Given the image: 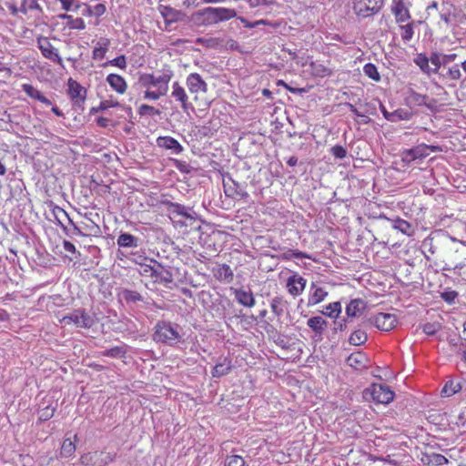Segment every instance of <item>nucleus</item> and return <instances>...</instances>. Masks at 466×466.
Segmentation results:
<instances>
[{"instance_id":"obj_1","label":"nucleus","mask_w":466,"mask_h":466,"mask_svg":"<svg viewBox=\"0 0 466 466\" xmlns=\"http://www.w3.org/2000/svg\"><path fill=\"white\" fill-rule=\"evenodd\" d=\"M181 330L178 324L160 320L154 328L153 339L157 343L172 346L181 340Z\"/></svg>"},{"instance_id":"obj_2","label":"nucleus","mask_w":466,"mask_h":466,"mask_svg":"<svg viewBox=\"0 0 466 466\" xmlns=\"http://www.w3.org/2000/svg\"><path fill=\"white\" fill-rule=\"evenodd\" d=\"M236 15L233 9L208 7L195 15V21L201 25L210 26L218 22L228 20Z\"/></svg>"},{"instance_id":"obj_3","label":"nucleus","mask_w":466,"mask_h":466,"mask_svg":"<svg viewBox=\"0 0 466 466\" xmlns=\"http://www.w3.org/2000/svg\"><path fill=\"white\" fill-rule=\"evenodd\" d=\"M173 76L170 70L163 71L161 74H143L139 77V83L144 87H157L161 91H168V83Z\"/></svg>"},{"instance_id":"obj_4","label":"nucleus","mask_w":466,"mask_h":466,"mask_svg":"<svg viewBox=\"0 0 466 466\" xmlns=\"http://www.w3.org/2000/svg\"><path fill=\"white\" fill-rule=\"evenodd\" d=\"M60 322L65 325L74 324L76 328L89 329L93 326L94 319L85 309H77L65 315Z\"/></svg>"},{"instance_id":"obj_5","label":"nucleus","mask_w":466,"mask_h":466,"mask_svg":"<svg viewBox=\"0 0 466 466\" xmlns=\"http://www.w3.org/2000/svg\"><path fill=\"white\" fill-rule=\"evenodd\" d=\"M391 12L399 24L400 29H411L413 22L410 21V15L406 4L403 0H393Z\"/></svg>"},{"instance_id":"obj_6","label":"nucleus","mask_w":466,"mask_h":466,"mask_svg":"<svg viewBox=\"0 0 466 466\" xmlns=\"http://www.w3.org/2000/svg\"><path fill=\"white\" fill-rule=\"evenodd\" d=\"M406 103L410 107L413 106H426L431 112L437 111V100L434 98H430L426 95H421L413 90L409 92V95L406 97Z\"/></svg>"},{"instance_id":"obj_7","label":"nucleus","mask_w":466,"mask_h":466,"mask_svg":"<svg viewBox=\"0 0 466 466\" xmlns=\"http://www.w3.org/2000/svg\"><path fill=\"white\" fill-rule=\"evenodd\" d=\"M383 5V0H357L355 13L361 17H368L378 13Z\"/></svg>"},{"instance_id":"obj_8","label":"nucleus","mask_w":466,"mask_h":466,"mask_svg":"<svg viewBox=\"0 0 466 466\" xmlns=\"http://www.w3.org/2000/svg\"><path fill=\"white\" fill-rule=\"evenodd\" d=\"M372 400L380 404H389L394 399V392L388 385L375 383L371 386Z\"/></svg>"},{"instance_id":"obj_9","label":"nucleus","mask_w":466,"mask_h":466,"mask_svg":"<svg viewBox=\"0 0 466 466\" xmlns=\"http://www.w3.org/2000/svg\"><path fill=\"white\" fill-rule=\"evenodd\" d=\"M370 319L375 327L382 331H390L393 329L398 323L397 317L391 313L380 312L376 314Z\"/></svg>"},{"instance_id":"obj_10","label":"nucleus","mask_w":466,"mask_h":466,"mask_svg":"<svg viewBox=\"0 0 466 466\" xmlns=\"http://www.w3.org/2000/svg\"><path fill=\"white\" fill-rule=\"evenodd\" d=\"M223 186L226 196L229 198L247 199L249 196L246 190L245 186L232 178H228V181L224 180Z\"/></svg>"},{"instance_id":"obj_11","label":"nucleus","mask_w":466,"mask_h":466,"mask_svg":"<svg viewBox=\"0 0 466 466\" xmlns=\"http://www.w3.org/2000/svg\"><path fill=\"white\" fill-rule=\"evenodd\" d=\"M37 42L38 47L46 58L56 62L60 66H63V60L59 56L57 49L53 47L47 37H38Z\"/></svg>"},{"instance_id":"obj_12","label":"nucleus","mask_w":466,"mask_h":466,"mask_svg":"<svg viewBox=\"0 0 466 466\" xmlns=\"http://www.w3.org/2000/svg\"><path fill=\"white\" fill-rule=\"evenodd\" d=\"M187 86L191 94L207 93L208 84L198 73H191L186 79Z\"/></svg>"},{"instance_id":"obj_13","label":"nucleus","mask_w":466,"mask_h":466,"mask_svg":"<svg viewBox=\"0 0 466 466\" xmlns=\"http://www.w3.org/2000/svg\"><path fill=\"white\" fill-rule=\"evenodd\" d=\"M306 282L307 280L303 277L293 274L287 280L288 292L293 297L300 295L306 287Z\"/></svg>"},{"instance_id":"obj_14","label":"nucleus","mask_w":466,"mask_h":466,"mask_svg":"<svg viewBox=\"0 0 466 466\" xmlns=\"http://www.w3.org/2000/svg\"><path fill=\"white\" fill-rule=\"evenodd\" d=\"M157 146L158 147L169 150L172 154L178 155L183 152L182 145L172 137H158L157 138Z\"/></svg>"},{"instance_id":"obj_15","label":"nucleus","mask_w":466,"mask_h":466,"mask_svg":"<svg viewBox=\"0 0 466 466\" xmlns=\"http://www.w3.org/2000/svg\"><path fill=\"white\" fill-rule=\"evenodd\" d=\"M171 96L181 104L183 111L187 112L189 108H192V104L188 102V96L185 88L178 82L173 83Z\"/></svg>"},{"instance_id":"obj_16","label":"nucleus","mask_w":466,"mask_h":466,"mask_svg":"<svg viewBox=\"0 0 466 466\" xmlns=\"http://www.w3.org/2000/svg\"><path fill=\"white\" fill-rule=\"evenodd\" d=\"M235 299L237 302L244 307L252 308L256 304V299L253 293L250 290H246L244 289H233Z\"/></svg>"},{"instance_id":"obj_17","label":"nucleus","mask_w":466,"mask_h":466,"mask_svg":"<svg viewBox=\"0 0 466 466\" xmlns=\"http://www.w3.org/2000/svg\"><path fill=\"white\" fill-rule=\"evenodd\" d=\"M213 276L220 282L229 284L234 279L233 270L228 264H218L212 269Z\"/></svg>"},{"instance_id":"obj_18","label":"nucleus","mask_w":466,"mask_h":466,"mask_svg":"<svg viewBox=\"0 0 466 466\" xmlns=\"http://www.w3.org/2000/svg\"><path fill=\"white\" fill-rule=\"evenodd\" d=\"M68 93L76 105H80L86 99V89L71 78L68 80Z\"/></svg>"},{"instance_id":"obj_19","label":"nucleus","mask_w":466,"mask_h":466,"mask_svg":"<svg viewBox=\"0 0 466 466\" xmlns=\"http://www.w3.org/2000/svg\"><path fill=\"white\" fill-rule=\"evenodd\" d=\"M428 147L426 144H420L410 149L403 152L402 159L407 162H411L415 159H422L429 156Z\"/></svg>"},{"instance_id":"obj_20","label":"nucleus","mask_w":466,"mask_h":466,"mask_svg":"<svg viewBox=\"0 0 466 466\" xmlns=\"http://www.w3.org/2000/svg\"><path fill=\"white\" fill-rule=\"evenodd\" d=\"M163 204L167 207L168 212L181 216L185 218L193 219V212L190 208L183 206L179 203L171 202L169 200L163 201Z\"/></svg>"},{"instance_id":"obj_21","label":"nucleus","mask_w":466,"mask_h":466,"mask_svg":"<svg viewBox=\"0 0 466 466\" xmlns=\"http://www.w3.org/2000/svg\"><path fill=\"white\" fill-rule=\"evenodd\" d=\"M308 63H303L302 66H306ZM309 73L316 77H326L331 75V69L320 61H310L309 63Z\"/></svg>"},{"instance_id":"obj_22","label":"nucleus","mask_w":466,"mask_h":466,"mask_svg":"<svg viewBox=\"0 0 466 466\" xmlns=\"http://www.w3.org/2000/svg\"><path fill=\"white\" fill-rule=\"evenodd\" d=\"M366 303L361 299H351L346 307V315L348 318H356L360 316L365 310Z\"/></svg>"},{"instance_id":"obj_23","label":"nucleus","mask_w":466,"mask_h":466,"mask_svg":"<svg viewBox=\"0 0 466 466\" xmlns=\"http://www.w3.org/2000/svg\"><path fill=\"white\" fill-rule=\"evenodd\" d=\"M463 389H466V380H450L445 383L441 393L449 397L454 395Z\"/></svg>"},{"instance_id":"obj_24","label":"nucleus","mask_w":466,"mask_h":466,"mask_svg":"<svg viewBox=\"0 0 466 466\" xmlns=\"http://www.w3.org/2000/svg\"><path fill=\"white\" fill-rule=\"evenodd\" d=\"M106 80L110 87L116 93L124 94L127 91V84L121 76L117 74H109Z\"/></svg>"},{"instance_id":"obj_25","label":"nucleus","mask_w":466,"mask_h":466,"mask_svg":"<svg viewBox=\"0 0 466 466\" xmlns=\"http://www.w3.org/2000/svg\"><path fill=\"white\" fill-rule=\"evenodd\" d=\"M116 244L119 248H136L140 244V238L125 232L117 237Z\"/></svg>"},{"instance_id":"obj_26","label":"nucleus","mask_w":466,"mask_h":466,"mask_svg":"<svg viewBox=\"0 0 466 466\" xmlns=\"http://www.w3.org/2000/svg\"><path fill=\"white\" fill-rule=\"evenodd\" d=\"M310 294L308 299V306H314L323 301L327 296L328 291L323 288L316 287L314 283L311 285Z\"/></svg>"},{"instance_id":"obj_27","label":"nucleus","mask_w":466,"mask_h":466,"mask_svg":"<svg viewBox=\"0 0 466 466\" xmlns=\"http://www.w3.org/2000/svg\"><path fill=\"white\" fill-rule=\"evenodd\" d=\"M307 325L320 338L327 328L328 322L322 317L315 316L308 319Z\"/></svg>"},{"instance_id":"obj_28","label":"nucleus","mask_w":466,"mask_h":466,"mask_svg":"<svg viewBox=\"0 0 466 466\" xmlns=\"http://www.w3.org/2000/svg\"><path fill=\"white\" fill-rule=\"evenodd\" d=\"M420 461L423 464L426 465H435V466H441L448 463L447 458H445L443 455L439 453H428L424 452L421 454Z\"/></svg>"},{"instance_id":"obj_29","label":"nucleus","mask_w":466,"mask_h":466,"mask_svg":"<svg viewBox=\"0 0 466 466\" xmlns=\"http://www.w3.org/2000/svg\"><path fill=\"white\" fill-rule=\"evenodd\" d=\"M367 356L360 351L350 354L347 359V363L356 370H361L367 367Z\"/></svg>"},{"instance_id":"obj_30","label":"nucleus","mask_w":466,"mask_h":466,"mask_svg":"<svg viewBox=\"0 0 466 466\" xmlns=\"http://www.w3.org/2000/svg\"><path fill=\"white\" fill-rule=\"evenodd\" d=\"M159 10L167 25L178 21L184 16V15L181 12L177 11L168 6L161 5L159 7Z\"/></svg>"},{"instance_id":"obj_31","label":"nucleus","mask_w":466,"mask_h":466,"mask_svg":"<svg viewBox=\"0 0 466 466\" xmlns=\"http://www.w3.org/2000/svg\"><path fill=\"white\" fill-rule=\"evenodd\" d=\"M122 299L127 304H137V302L144 301V297L136 290L125 289L121 292Z\"/></svg>"},{"instance_id":"obj_32","label":"nucleus","mask_w":466,"mask_h":466,"mask_svg":"<svg viewBox=\"0 0 466 466\" xmlns=\"http://www.w3.org/2000/svg\"><path fill=\"white\" fill-rule=\"evenodd\" d=\"M96 460L93 462V466H105L115 461L116 454L110 452L100 451L95 452Z\"/></svg>"},{"instance_id":"obj_33","label":"nucleus","mask_w":466,"mask_h":466,"mask_svg":"<svg viewBox=\"0 0 466 466\" xmlns=\"http://www.w3.org/2000/svg\"><path fill=\"white\" fill-rule=\"evenodd\" d=\"M231 370V363L227 359H224L223 362L218 363L212 370V376L220 378L227 375Z\"/></svg>"},{"instance_id":"obj_34","label":"nucleus","mask_w":466,"mask_h":466,"mask_svg":"<svg viewBox=\"0 0 466 466\" xmlns=\"http://www.w3.org/2000/svg\"><path fill=\"white\" fill-rule=\"evenodd\" d=\"M367 333L364 330L358 329L350 334L349 338V342L350 344L354 346H360L363 345L367 341Z\"/></svg>"},{"instance_id":"obj_35","label":"nucleus","mask_w":466,"mask_h":466,"mask_svg":"<svg viewBox=\"0 0 466 466\" xmlns=\"http://www.w3.org/2000/svg\"><path fill=\"white\" fill-rule=\"evenodd\" d=\"M393 228L400 231L401 233L409 237L412 236L414 233L411 225L408 221L401 218H397L396 220H394Z\"/></svg>"},{"instance_id":"obj_36","label":"nucleus","mask_w":466,"mask_h":466,"mask_svg":"<svg viewBox=\"0 0 466 466\" xmlns=\"http://www.w3.org/2000/svg\"><path fill=\"white\" fill-rule=\"evenodd\" d=\"M109 45V41L107 39H101L97 43V46H96L93 50V58L96 60H100L105 57L107 47Z\"/></svg>"},{"instance_id":"obj_37","label":"nucleus","mask_w":466,"mask_h":466,"mask_svg":"<svg viewBox=\"0 0 466 466\" xmlns=\"http://www.w3.org/2000/svg\"><path fill=\"white\" fill-rule=\"evenodd\" d=\"M414 63L420 68V70L427 74H431V67L429 66V57L424 54H418L414 58Z\"/></svg>"},{"instance_id":"obj_38","label":"nucleus","mask_w":466,"mask_h":466,"mask_svg":"<svg viewBox=\"0 0 466 466\" xmlns=\"http://www.w3.org/2000/svg\"><path fill=\"white\" fill-rule=\"evenodd\" d=\"M197 43L202 44L207 47L220 48L223 46L224 38L219 37H198Z\"/></svg>"},{"instance_id":"obj_39","label":"nucleus","mask_w":466,"mask_h":466,"mask_svg":"<svg viewBox=\"0 0 466 466\" xmlns=\"http://www.w3.org/2000/svg\"><path fill=\"white\" fill-rule=\"evenodd\" d=\"M283 260H290L293 258H309L311 256L299 250L287 249L283 254L279 256Z\"/></svg>"},{"instance_id":"obj_40","label":"nucleus","mask_w":466,"mask_h":466,"mask_svg":"<svg viewBox=\"0 0 466 466\" xmlns=\"http://www.w3.org/2000/svg\"><path fill=\"white\" fill-rule=\"evenodd\" d=\"M341 304L339 301L329 303L326 306V311L322 313L329 318L337 319L341 313Z\"/></svg>"},{"instance_id":"obj_41","label":"nucleus","mask_w":466,"mask_h":466,"mask_svg":"<svg viewBox=\"0 0 466 466\" xmlns=\"http://www.w3.org/2000/svg\"><path fill=\"white\" fill-rule=\"evenodd\" d=\"M76 451V444L75 441L71 439L67 438L63 441L62 447H61V456L68 458L72 456Z\"/></svg>"},{"instance_id":"obj_42","label":"nucleus","mask_w":466,"mask_h":466,"mask_svg":"<svg viewBox=\"0 0 466 466\" xmlns=\"http://www.w3.org/2000/svg\"><path fill=\"white\" fill-rule=\"evenodd\" d=\"M102 356L110 358H124L127 354V350L121 346H116L103 351Z\"/></svg>"},{"instance_id":"obj_43","label":"nucleus","mask_w":466,"mask_h":466,"mask_svg":"<svg viewBox=\"0 0 466 466\" xmlns=\"http://www.w3.org/2000/svg\"><path fill=\"white\" fill-rule=\"evenodd\" d=\"M55 411H56V407H54L52 405H47V406L40 409L38 411V420L43 422V421H46V420H50L54 416Z\"/></svg>"},{"instance_id":"obj_44","label":"nucleus","mask_w":466,"mask_h":466,"mask_svg":"<svg viewBox=\"0 0 466 466\" xmlns=\"http://www.w3.org/2000/svg\"><path fill=\"white\" fill-rule=\"evenodd\" d=\"M364 74L374 81H380V76L375 65L368 63L363 67Z\"/></svg>"},{"instance_id":"obj_45","label":"nucleus","mask_w":466,"mask_h":466,"mask_svg":"<svg viewBox=\"0 0 466 466\" xmlns=\"http://www.w3.org/2000/svg\"><path fill=\"white\" fill-rule=\"evenodd\" d=\"M270 308H271L272 312L276 316H278V317L282 316V314L284 312L282 299L279 297L273 298L270 302Z\"/></svg>"},{"instance_id":"obj_46","label":"nucleus","mask_w":466,"mask_h":466,"mask_svg":"<svg viewBox=\"0 0 466 466\" xmlns=\"http://www.w3.org/2000/svg\"><path fill=\"white\" fill-rule=\"evenodd\" d=\"M22 90L28 96H30L31 98H34L35 100H39V98L42 96V93L36 89L35 87H34L32 85L30 84H23L22 85Z\"/></svg>"},{"instance_id":"obj_47","label":"nucleus","mask_w":466,"mask_h":466,"mask_svg":"<svg viewBox=\"0 0 466 466\" xmlns=\"http://www.w3.org/2000/svg\"><path fill=\"white\" fill-rule=\"evenodd\" d=\"M160 111L157 108H155L154 106H149V105H147V104H143L139 106L138 108V114L140 116H159L160 115Z\"/></svg>"},{"instance_id":"obj_48","label":"nucleus","mask_w":466,"mask_h":466,"mask_svg":"<svg viewBox=\"0 0 466 466\" xmlns=\"http://www.w3.org/2000/svg\"><path fill=\"white\" fill-rule=\"evenodd\" d=\"M345 106L350 109V112H352L357 117L361 118L360 123L361 124H369L371 119L369 117V116L365 115L361 111H360L354 105L350 103H346Z\"/></svg>"},{"instance_id":"obj_49","label":"nucleus","mask_w":466,"mask_h":466,"mask_svg":"<svg viewBox=\"0 0 466 466\" xmlns=\"http://www.w3.org/2000/svg\"><path fill=\"white\" fill-rule=\"evenodd\" d=\"M441 328V326L439 322H428L421 326L422 331L429 336L435 335Z\"/></svg>"},{"instance_id":"obj_50","label":"nucleus","mask_w":466,"mask_h":466,"mask_svg":"<svg viewBox=\"0 0 466 466\" xmlns=\"http://www.w3.org/2000/svg\"><path fill=\"white\" fill-rule=\"evenodd\" d=\"M391 121L396 122L398 120H410L411 117V113L405 109H397L391 112Z\"/></svg>"},{"instance_id":"obj_51","label":"nucleus","mask_w":466,"mask_h":466,"mask_svg":"<svg viewBox=\"0 0 466 466\" xmlns=\"http://www.w3.org/2000/svg\"><path fill=\"white\" fill-rule=\"evenodd\" d=\"M430 62L434 66V67H431V74L438 73L441 66H443L441 61V55L438 53L431 54V56L429 57V63Z\"/></svg>"},{"instance_id":"obj_52","label":"nucleus","mask_w":466,"mask_h":466,"mask_svg":"<svg viewBox=\"0 0 466 466\" xmlns=\"http://www.w3.org/2000/svg\"><path fill=\"white\" fill-rule=\"evenodd\" d=\"M245 460L239 455L227 456L225 466H245Z\"/></svg>"},{"instance_id":"obj_53","label":"nucleus","mask_w":466,"mask_h":466,"mask_svg":"<svg viewBox=\"0 0 466 466\" xmlns=\"http://www.w3.org/2000/svg\"><path fill=\"white\" fill-rule=\"evenodd\" d=\"M87 12L91 15L100 16L106 12V6L104 4H96L95 5L87 6Z\"/></svg>"},{"instance_id":"obj_54","label":"nucleus","mask_w":466,"mask_h":466,"mask_svg":"<svg viewBox=\"0 0 466 466\" xmlns=\"http://www.w3.org/2000/svg\"><path fill=\"white\" fill-rule=\"evenodd\" d=\"M444 76L449 77L451 80L460 79L461 76V74L459 65H454L451 67H449Z\"/></svg>"},{"instance_id":"obj_55","label":"nucleus","mask_w":466,"mask_h":466,"mask_svg":"<svg viewBox=\"0 0 466 466\" xmlns=\"http://www.w3.org/2000/svg\"><path fill=\"white\" fill-rule=\"evenodd\" d=\"M119 106H120V104L116 100H113V99L103 100L100 102V104H99L98 107L96 109V111H103V110H106L110 107H117Z\"/></svg>"},{"instance_id":"obj_56","label":"nucleus","mask_w":466,"mask_h":466,"mask_svg":"<svg viewBox=\"0 0 466 466\" xmlns=\"http://www.w3.org/2000/svg\"><path fill=\"white\" fill-rule=\"evenodd\" d=\"M167 91H161L157 89L156 91L147 90L144 94V98L148 100H157L160 96H166Z\"/></svg>"},{"instance_id":"obj_57","label":"nucleus","mask_w":466,"mask_h":466,"mask_svg":"<svg viewBox=\"0 0 466 466\" xmlns=\"http://www.w3.org/2000/svg\"><path fill=\"white\" fill-rule=\"evenodd\" d=\"M107 65L115 66L121 69H124L127 67L126 57H125V56H119L106 62V64H104V66H106Z\"/></svg>"},{"instance_id":"obj_58","label":"nucleus","mask_w":466,"mask_h":466,"mask_svg":"<svg viewBox=\"0 0 466 466\" xmlns=\"http://www.w3.org/2000/svg\"><path fill=\"white\" fill-rule=\"evenodd\" d=\"M39 5L35 0H24L22 10L26 13L27 10H39Z\"/></svg>"},{"instance_id":"obj_59","label":"nucleus","mask_w":466,"mask_h":466,"mask_svg":"<svg viewBox=\"0 0 466 466\" xmlns=\"http://www.w3.org/2000/svg\"><path fill=\"white\" fill-rule=\"evenodd\" d=\"M331 154L336 158L342 159V158H344L346 157L347 151H346V149L342 146L336 145V146L331 147Z\"/></svg>"},{"instance_id":"obj_60","label":"nucleus","mask_w":466,"mask_h":466,"mask_svg":"<svg viewBox=\"0 0 466 466\" xmlns=\"http://www.w3.org/2000/svg\"><path fill=\"white\" fill-rule=\"evenodd\" d=\"M157 277H155L157 279H159L165 283H170L172 281V274L169 270H164L162 272L157 271Z\"/></svg>"},{"instance_id":"obj_61","label":"nucleus","mask_w":466,"mask_h":466,"mask_svg":"<svg viewBox=\"0 0 466 466\" xmlns=\"http://www.w3.org/2000/svg\"><path fill=\"white\" fill-rule=\"evenodd\" d=\"M457 296H458V293L454 290L445 291V292L441 293V298L443 299L444 301H446L448 303H452L455 300Z\"/></svg>"},{"instance_id":"obj_62","label":"nucleus","mask_w":466,"mask_h":466,"mask_svg":"<svg viewBox=\"0 0 466 466\" xmlns=\"http://www.w3.org/2000/svg\"><path fill=\"white\" fill-rule=\"evenodd\" d=\"M142 273L149 277H157V269L149 265L141 266Z\"/></svg>"},{"instance_id":"obj_63","label":"nucleus","mask_w":466,"mask_h":466,"mask_svg":"<svg viewBox=\"0 0 466 466\" xmlns=\"http://www.w3.org/2000/svg\"><path fill=\"white\" fill-rule=\"evenodd\" d=\"M96 460L95 452L94 453H87L81 457V462L83 464H92L94 461Z\"/></svg>"},{"instance_id":"obj_64","label":"nucleus","mask_w":466,"mask_h":466,"mask_svg":"<svg viewBox=\"0 0 466 466\" xmlns=\"http://www.w3.org/2000/svg\"><path fill=\"white\" fill-rule=\"evenodd\" d=\"M456 54L441 55V61L443 66H446L448 64L453 62L456 59Z\"/></svg>"}]
</instances>
